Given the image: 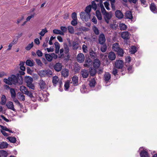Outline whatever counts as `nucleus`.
Instances as JSON below:
<instances>
[{
	"label": "nucleus",
	"instance_id": "nucleus-46",
	"mask_svg": "<svg viewBox=\"0 0 157 157\" xmlns=\"http://www.w3.org/2000/svg\"><path fill=\"white\" fill-rule=\"evenodd\" d=\"M48 32L46 28L42 29L41 31L39 33L40 35L43 36H44L45 33Z\"/></svg>",
	"mask_w": 157,
	"mask_h": 157
},
{
	"label": "nucleus",
	"instance_id": "nucleus-23",
	"mask_svg": "<svg viewBox=\"0 0 157 157\" xmlns=\"http://www.w3.org/2000/svg\"><path fill=\"white\" fill-rule=\"evenodd\" d=\"M39 84L41 89L43 90L45 88L46 83L42 79H40V80Z\"/></svg>",
	"mask_w": 157,
	"mask_h": 157
},
{
	"label": "nucleus",
	"instance_id": "nucleus-64",
	"mask_svg": "<svg viewBox=\"0 0 157 157\" xmlns=\"http://www.w3.org/2000/svg\"><path fill=\"white\" fill-rule=\"evenodd\" d=\"M132 66V65H130L128 66L127 69L129 73H131L133 72Z\"/></svg>",
	"mask_w": 157,
	"mask_h": 157
},
{
	"label": "nucleus",
	"instance_id": "nucleus-43",
	"mask_svg": "<svg viewBox=\"0 0 157 157\" xmlns=\"http://www.w3.org/2000/svg\"><path fill=\"white\" fill-rule=\"evenodd\" d=\"M107 50V46L106 44H102L101 46V50L103 52H105Z\"/></svg>",
	"mask_w": 157,
	"mask_h": 157
},
{
	"label": "nucleus",
	"instance_id": "nucleus-28",
	"mask_svg": "<svg viewBox=\"0 0 157 157\" xmlns=\"http://www.w3.org/2000/svg\"><path fill=\"white\" fill-rule=\"evenodd\" d=\"M69 71L67 69L63 70L62 71V75L64 77H67L68 76Z\"/></svg>",
	"mask_w": 157,
	"mask_h": 157
},
{
	"label": "nucleus",
	"instance_id": "nucleus-1",
	"mask_svg": "<svg viewBox=\"0 0 157 157\" xmlns=\"http://www.w3.org/2000/svg\"><path fill=\"white\" fill-rule=\"evenodd\" d=\"M3 81L6 84L10 85L12 84L20 85L22 84L23 79L21 76L19 77L13 75L10 77H9L7 79L4 78Z\"/></svg>",
	"mask_w": 157,
	"mask_h": 157
},
{
	"label": "nucleus",
	"instance_id": "nucleus-56",
	"mask_svg": "<svg viewBox=\"0 0 157 157\" xmlns=\"http://www.w3.org/2000/svg\"><path fill=\"white\" fill-rule=\"evenodd\" d=\"M25 94L29 97L31 98H34L32 93L31 92L29 91L28 90L25 93Z\"/></svg>",
	"mask_w": 157,
	"mask_h": 157
},
{
	"label": "nucleus",
	"instance_id": "nucleus-13",
	"mask_svg": "<svg viewBox=\"0 0 157 157\" xmlns=\"http://www.w3.org/2000/svg\"><path fill=\"white\" fill-rule=\"evenodd\" d=\"M72 48L74 50H76L78 49L80 45L78 42L76 40L73 41L72 43Z\"/></svg>",
	"mask_w": 157,
	"mask_h": 157
},
{
	"label": "nucleus",
	"instance_id": "nucleus-52",
	"mask_svg": "<svg viewBox=\"0 0 157 157\" xmlns=\"http://www.w3.org/2000/svg\"><path fill=\"white\" fill-rule=\"evenodd\" d=\"M33 42H32L31 44H29L25 48V49L27 50H29L33 47Z\"/></svg>",
	"mask_w": 157,
	"mask_h": 157
},
{
	"label": "nucleus",
	"instance_id": "nucleus-55",
	"mask_svg": "<svg viewBox=\"0 0 157 157\" xmlns=\"http://www.w3.org/2000/svg\"><path fill=\"white\" fill-rule=\"evenodd\" d=\"M35 60L38 66L42 67L43 64L41 60L39 59H35Z\"/></svg>",
	"mask_w": 157,
	"mask_h": 157
},
{
	"label": "nucleus",
	"instance_id": "nucleus-49",
	"mask_svg": "<svg viewBox=\"0 0 157 157\" xmlns=\"http://www.w3.org/2000/svg\"><path fill=\"white\" fill-rule=\"evenodd\" d=\"M91 8L94 10H96L97 8V6L96 3L94 1H92L91 2Z\"/></svg>",
	"mask_w": 157,
	"mask_h": 157
},
{
	"label": "nucleus",
	"instance_id": "nucleus-40",
	"mask_svg": "<svg viewBox=\"0 0 157 157\" xmlns=\"http://www.w3.org/2000/svg\"><path fill=\"white\" fill-rule=\"evenodd\" d=\"M120 29L121 30H126L127 27L126 25L124 24H121L119 25Z\"/></svg>",
	"mask_w": 157,
	"mask_h": 157
},
{
	"label": "nucleus",
	"instance_id": "nucleus-45",
	"mask_svg": "<svg viewBox=\"0 0 157 157\" xmlns=\"http://www.w3.org/2000/svg\"><path fill=\"white\" fill-rule=\"evenodd\" d=\"M70 83H71L70 81L69 80L67 81L65 83L64 86L65 87V90H67L69 88Z\"/></svg>",
	"mask_w": 157,
	"mask_h": 157
},
{
	"label": "nucleus",
	"instance_id": "nucleus-60",
	"mask_svg": "<svg viewBox=\"0 0 157 157\" xmlns=\"http://www.w3.org/2000/svg\"><path fill=\"white\" fill-rule=\"evenodd\" d=\"M118 70L115 68H114L113 69L112 73L115 76L117 75Z\"/></svg>",
	"mask_w": 157,
	"mask_h": 157
},
{
	"label": "nucleus",
	"instance_id": "nucleus-57",
	"mask_svg": "<svg viewBox=\"0 0 157 157\" xmlns=\"http://www.w3.org/2000/svg\"><path fill=\"white\" fill-rule=\"evenodd\" d=\"M19 96V99L22 101H24L25 100V96L22 94H20L18 96Z\"/></svg>",
	"mask_w": 157,
	"mask_h": 157
},
{
	"label": "nucleus",
	"instance_id": "nucleus-7",
	"mask_svg": "<svg viewBox=\"0 0 157 157\" xmlns=\"http://www.w3.org/2000/svg\"><path fill=\"white\" fill-rule=\"evenodd\" d=\"M105 38L104 35L103 33L100 34L99 37L98 41L100 44H103L105 41Z\"/></svg>",
	"mask_w": 157,
	"mask_h": 157
},
{
	"label": "nucleus",
	"instance_id": "nucleus-4",
	"mask_svg": "<svg viewBox=\"0 0 157 157\" xmlns=\"http://www.w3.org/2000/svg\"><path fill=\"white\" fill-rule=\"evenodd\" d=\"M121 37L125 40L128 39L131 36V34L127 31L122 32L121 34Z\"/></svg>",
	"mask_w": 157,
	"mask_h": 157
},
{
	"label": "nucleus",
	"instance_id": "nucleus-12",
	"mask_svg": "<svg viewBox=\"0 0 157 157\" xmlns=\"http://www.w3.org/2000/svg\"><path fill=\"white\" fill-rule=\"evenodd\" d=\"M92 63V61L90 59H86L85 61L83 66L85 67L88 68L91 66Z\"/></svg>",
	"mask_w": 157,
	"mask_h": 157
},
{
	"label": "nucleus",
	"instance_id": "nucleus-18",
	"mask_svg": "<svg viewBox=\"0 0 157 157\" xmlns=\"http://www.w3.org/2000/svg\"><path fill=\"white\" fill-rule=\"evenodd\" d=\"M108 57L109 59L111 60H115L116 57L115 53L113 52H111L109 53Z\"/></svg>",
	"mask_w": 157,
	"mask_h": 157
},
{
	"label": "nucleus",
	"instance_id": "nucleus-16",
	"mask_svg": "<svg viewBox=\"0 0 157 157\" xmlns=\"http://www.w3.org/2000/svg\"><path fill=\"white\" fill-rule=\"evenodd\" d=\"M116 16L119 19L122 18L124 16L123 14L119 10H117L115 12Z\"/></svg>",
	"mask_w": 157,
	"mask_h": 157
},
{
	"label": "nucleus",
	"instance_id": "nucleus-17",
	"mask_svg": "<svg viewBox=\"0 0 157 157\" xmlns=\"http://www.w3.org/2000/svg\"><path fill=\"white\" fill-rule=\"evenodd\" d=\"M125 18L126 19H132L133 18L131 12L130 11H126L125 13Z\"/></svg>",
	"mask_w": 157,
	"mask_h": 157
},
{
	"label": "nucleus",
	"instance_id": "nucleus-37",
	"mask_svg": "<svg viewBox=\"0 0 157 157\" xmlns=\"http://www.w3.org/2000/svg\"><path fill=\"white\" fill-rule=\"evenodd\" d=\"M63 47L64 49V53L66 54H67L69 52V48L67 44L64 43L63 44Z\"/></svg>",
	"mask_w": 157,
	"mask_h": 157
},
{
	"label": "nucleus",
	"instance_id": "nucleus-34",
	"mask_svg": "<svg viewBox=\"0 0 157 157\" xmlns=\"http://www.w3.org/2000/svg\"><path fill=\"white\" fill-rule=\"evenodd\" d=\"M20 90L22 93L25 94L28 91L27 88L25 86H23L20 87Z\"/></svg>",
	"mask_w": 157,
	"mask_h": 157
},
{
	"label": "nucleus",
	"instance_id": "nucleus-58",
	"mask_svg": "<svg viewBox=\"0 0 157 157\" xmlns=\"http://www.w3.org/2000/svg\"><path fill=\"white\" fill-rule=\"evenodd\" d=\"M17 42V40H16L14 43H11L10 44H9V45H8L9 48L7 49V50L9 51V50H10L11 49L12 46L13 45L16 44Z\"/></svg>",
	"mask_w": 157,
	"mask_h": 157
},
{
	"label": "nucleus",
	"instance_id": "nucleus-54",
	"mask_svg": "<svg viewBox=\"0 0 157 157\" xmlns=\"http://www.w3.org/2000/svg\"><path fill=\"white\" fill-rule=\"evenodd\" d=\"M27 86L29 89L32 90H34L35 88V86L32 83H30L29 84H27Z\"/></svg>",
	"mask_w": 157,
	"mask_h": 157
},
{
	"label": "nucleus",
	"instance_id": "nucleus-33",
	"mask_svg": "<svg viewBox=\"0 0 157 157\" xmlns=\"http://www.w3.org/2000/svg\"><path fill=\"white\" fill-rule=\"evenodd\" d=\"M45 57L47 60L49 62H51L52 60L51 54H46L45 55Z\"/></svg>",
	"mask_w": 157,
	"mask_h": 157
},
{
	"label": "nucleus",
	"instance_id": "nucleus-32",
	"mask_svg": "<svg viewBox=\"0 0 157 157\" xmlns=\"http://www.w3.org/2000/svg\"><path fill=\"white\" fill-rule=\"evenodd\" d=\"M46 77H50L52 75V71L49 69L45 70Z\"/></svg>",
	"mask_w": 157,
	"mask_h": 157
},
{
	"label": "nucleus",
	"instance_id": "nucleus-5",
	"mask_svg": "<svg viewBox=\"0 0 157 157\" xmlns=\"http://www.w3.org/2000/svg\"><path fill=\"white\" fill-rule=\"evenodd\" d=\"M115 65L116 68L118 69H121L123 66V62L120 60H117L115 63Z\"/></svg>",
	"mask_w": 157,
	"mask_h": 157
},
{
	"label": "nucleus",
	"instance_id": "nucleus-31",
	"mask_svg": "<svg viewBox=\"0 0 157 157\" xmlns=\"http://www.w3.org/2000/svg\"><path fill=\"white\" fill-rule=\"evenodd\" d=\"M6 96L3 95L1 98V101H0V104L2 105H4L6 104Z\"/></svg>",
	"mask_w": 157,
	"mask_h": 157
},
{
	"label": "nucleus",
	"instance_id": "nucleus-47",
	"mask_svg": "<svg viewBox=\"0 0 157 157\" xmlns=\"http://www.w3.org/2000/svg\"><path fill=\"white\" fill-rule=\"evenodd\" d=\"M7 139L12 143H15L16 141V138L14 137L9 136L7 138Z\"/></svg>",
	"mask_w": 157,
	"mask_h": 157
},
{
	"label": "nucleus",
	"instance_id": "nucleus-24",
	"mask_svg": "<svg viewBox=\"0 0 157 157\" xmlns=\"http://www.w3.org/2000/svg\"><path fill=\"white\" fill-rule=\"evenodd\" d=\"M140 157H149L148 154L145 150L142 151L140 153Z\"/></svg>",
	"mask_w": 157,
	"mask_h": 157
},
{
	"label": "nucleus",
	"instance_id": "nucleus-11",
	"mask_svg": "<svg viewBox=\"0 0 157 157\" xmlns=\"http://www.w3.org/2000/svg\"><path fill=\"white\" fill-rule=\"evenodd\" d=\"M62 64L60 63H56L54 66V67L55 71L57 72L60 71L62 69Z\"/></svg>",
	"mask_w": 157,
	"mask_h": 157
},
{
	"label": "nucleus",
	"instance_id": "nucleus-6",
	"mask_svg": "<svg viewBox=\"0 0 157 157\" xmlns=\"http://www.w3.org/2000/svg\"><path fill=\"white\" fill-rule=\"evenodd\" d=\"M77 59L78 61L80 63L83 62L85 59L84 55L82 53L78 54L77 55Z\"/></svg>",
	"mask_w": 157,
	"mask_h": 157
},
{
	"label": "nucleus",
	"instance_id": "nucleus-50",
	"mask_svg": "<svg viewBox=\"0 0 157 157\" xmlns=\"http://www.w3.org/2000/svg\"><path fill=\"white\" fill-rule=\"evenodd\" d=\"M94 32L96 35H98L99 33V32L98 28L95 26H94L93 28Z\"/></svg>",
	"mask_w": 157,
	"mask_h": 157
},
{
	"label": "nucleus",
	"instance_id": "nucleus-8",
	"mask_svg": "<svg viewBox=\"0 0 157 157\" xmlns=\"http://www.w3.org/2000/svg\"><path fill=\"white\" fill-rule=\"evenodd\" d=\"M70 83L71 84L72 83L74 86H78V77L76 75L74 76L72 78V81Z\"/></svg>",
	"mask_w": 157,
	"mask_h": 157
},
{
	"label": "nucleus",
	"instance_id": "nucleus-42",
	"mask_svg": "<svg viewBox=\"0 0 157 157\" xmlns=\"http://www.w3.org/2000/svg\"><path fill=\"white\" fill-rule=\"evenodd\" d=\"M151 10L154 13H155L156 11V8L154 3H151L150 6Z\"/></svg>",
	"mask_w": 157,
	"mask_h": 157
},
{
	"label": "nucleus",
	"instance_id": "nucleus-35",
	"mask_svg": "<svg viewBox=\"0 0 157 157\" xmlns=\"http://www.w3.org/2000/svg\"><path fill=\"white\" fill-rule=\"evenodd\" d=\"M91 5H90L86 7L85 10V12H84L87 13H88V14H90V12H91Z\"/></svg>",
	"mask_w": 157,
	"mask_h": 157
},
{
	"label": "nucleus",
	"instance_id": "nucleus-19",
	"mask_svg": "<svg viewBox=\"0 0 157 157\" xmlns=\"http://www.w3.org/2000/svg\"><path fill=\"white\" fill-rule=\"evenodd\" d=\"M100 62L98 59H95L94 60V67L95 68H98L100 66Z\"/></svg>",
	"mask_w": 157,
	"mask_h": 157
},
{
	"label": "nucleus",
	"instance_id": "nucleus-29",
	"mask_svg": "<svg viewBox=\"0 0 157 157\" xmlns=\"http://www.w3.org/2000/svg\"><path fill=\"white\" fill-rule=\"evenodd\" d=\"M96 83V80L94 78H93L90 81L89 85L91 87H94L95 86Z\"/></svg>",
	"mask_w": 157,
	"mask_h": 157
},
{
	"label": "nucleus",
	"instance_id": "nucleus-26",
	"mask_svg": "<svg viewBox=\"0 0 157 157\" xmlns=\"http://www.w3.org/2000/svg\"><path fill=\"white\" fill-rule=\"evenodd\" d=\"M100 7L101 9V12L103 15L105 14L106 13H107V12L106 11L105 9L104 6L102 3V2L101 0L100 1Z\"/></svg>",
	"mask_w": 157,
	"mask_h": 157
},
{
	"label": "nucleus",
	"instance_id": "nucleus-36",
	"mask_svg": "<svg viewBox=\"0 0 157 157\" xmlns=\"http://www.w3.org/2000/svg\"><path fill=\"white\" fill-rule=\"evenodd\" d=\"M137 51L136 47L134 46H131V49L130 51V52L131 54H135Z\"/></svg>",
	"mask_w": 157,
	"mask_h": 157
},
{
	"label": "nucleus",
	"instance_id": "nucleus-30",
	"mask_svg": "<svg viewBox=\"0 0 157 157\" xmlns=\"http://www.w3.org/2000/svg\"><path fill=\"white\" fill-rule=\"evenodd\" d=\"M10 92L12 98H15L16 97V93L15 90L13 88H10Z\"/></svg>",
	"mask_w": 157,
	"mask_h": 157
},
{
	"label": "nucleus",
	"instance_id": "nucleus-53",
	"mask_svg": "<svg viewBox=\"0 0 157 157\" xmlns=\"http://www.w3.org/2000/svg\"><path fill=\"white\" fill-rule=\"evenodd\" d=\"M78 29L80 31H87L89 30L88 28L84 27H81L78 28Z\"/></svg>",
	"mask_w": 157,
	"mask_h": 157
},
{
	"label": "nucleus",
	"instance_id": "nucleus-38",
	"mask_svg": "<svg viewBox=\"0 0 157 157\" xmlns=\"http://www.w3.org/2000/svg\"><path fill=\"white\" fill-rule=\"evenodd\" d=\"M54 34H60L61 35H63L64 33L59 30L55 29L53 31Z\"/></svg>",
	"mask_w": 157,
	"mask_h": 157
},
{
	"label": "nucleus",
	"instance_id": "nucleus-21",
	"mask_svg": "<svg viewBox=\"0 0 157 157\" xmlns=\"http://www.w3.org/2000/svg\"><path fill=\"white\" fill-rule=\"evenodd\" d=\"M120 47H119V44L115 43L113 44L112 46V48L114 52L117 51Z\"/></svg>",
	"mask_w": 157,
	"mask_h": 157
},
{
	"label": "nucleus",
	"instance_id": "nucleus-39",
	"mask_svg": "<svg viewBox=\"0 0 157 157\" xmlns=\"http://www.w3.org/2000/svg\"><path fill=\"white\" fill-rule=\"evenodd\" d=\"M26 64L30 67H32L33 66L34 62L33 60H27L26 62Z\"/></svg>",
	"mask_w": 157,
	"mask_h": 157
},
{
	"label": "nucleus",
	"instance_id": "nucleus-25",
	"mask_svg": "<svg viewBox=\"0 0 157 157\" xmlns=\"http://www.w3.org/2000/svg\"><path fill=\"white\" fill-rule=\"evenodd\" d=\"M117 52V54L120 57H122L123 56L124 52L123 49L120 48L116 52Z\"/></svg>",
	"mask_w": 157,
	"mask_h": 157
},
{
	"label": "nucleus",
	"instance_id": "nucleus-15",
	"mask_svg": "<svg viewBox=\"0 0 157 157\" xmlns=\"http://www.w3.org/2000/svg\"><path fill=\"white\" fill-rule=\"evenodd\" d=\"M80 74L83 78H87L89 75L88 71L85 69L82 70L81 71Z\"/></svg>",
	"mask_w": 157,
	"mask_h": 157
},
{
	"label": "nucleus",
	"instance_id": "nucleus-41",
	"mask_svg": "<svg viewBox=\"0 0 157 157\" xmlns=\"http://www.w3.org/2000/svg\"><path fill=\"white\" fill-rule=\"evenodd\" d=\"M38 75L41 77H46V73L45 70H41L38 72Z\"/></svg>",
	"mask_w": 157,
	"mask_h": 157
},
{
	"label": "nucleus",
	"instance_id": "nucleus-9",
	"mask_svg": "<svg viewBox=\"0 0 157 157\" xmlns=\"http://www.w3.org/2000/svg\"><path fill=\"white\" fill-rule=\"evenodd\" d=\"M6 105L8 109L15 112L16 111V110L14 108V105L13 102L10 101H8Z\"/></svg>",
	"mask_w": 157,
	"mask_h": 157
},
{
	"label": "nucleus",
	"instance_id": "nucleus-10",
	"mask_svg": "<svg viewBox=\"0 0 157 157\" xmlns=\"http://www.w3.org/2000/svg\"><path fill=\"white\" fill-rule=\"evenodd\" d=\"M111 78V74L108 72H105L104 75L103 79L106 83L109 82Z\"/></svg>",
	"mask_w": 157,
	"mask_h": 157
},
{
	"label": "nucleus",
	"instance_id": "nucleus-62",
	"mask_svg": "<svg viewBox=\"0 0 157 157\" xmlns=\"http://www.w3.org/2000/svg\"><path fill=\"white\" fill-rule=\"evenodd\" d=\"M36 53L39 57H41L43 56V54L42 52L39 50L37 51Z\"/></svg>",
	"mask_w": 157,
	"mask_h": 157
},
{
	"label": "nucleus",
	"instance_id": "nucleus-61",
	"mask_svg": "<svg viewBox=\"0 0 157 157\" xmlns=\"http://www.w3.org/2000/svg\"><path fill=\"white\" fill-rule=\"evenodd\" d=\"M77 19H73L71 22V24L73 26H75L77 24Z\"/></svg>",
	"mask_w": 157,
	"mask_h": 157
},
{
	"label": "nucleus",
	"instance_id": "nucleus-3",
	"mask_svg": "<svg viewBox=\"0 0 157 157\" xmlns=\"http://www.w3.org/2000/svg\"><path fill=\"white\" fill-rule=\"evenodd\" d=\"M52 82L53 85L56 86L57 83L59 84L60 86L62 84V82L61 81H59L58 77L56 75L53 76L52 78Z\"/></svg>",
	"mask_w": 157,
	"mask_h": 157
},
{
	"label": "nucleus",
	"instance_id": "nucleus-22",
	"mask_svg": "<svg viewBox=\"0 0 157 157\" xmlns=\"http://www.w3.org/2000/svg\"><path fill=\"white\" fill-rule=\"evenodd\" d=\"M97 72L96 70L95 69L90 68L89 70V73L91 76H94Z\"/></svg>",
	"mask_w": 157,
	"mask_h": 157
},
{
	"label": "nucleus",
	"instance_id": "nucleus-14",
	"mask_svg": "<svg viewBox=\"0 0 157 157\" xmlns=\"http://www.w3.org/2000/svg\"><path fill=\"white\" fill-rule=\"evenodd\" d=\"M103 15H104V18L105 21L107 23H109V20H110L112 17L111 14L107 12Z\"/></svg>",
	"mask_w": 157,
	"mask_h": 157
},
{
	"label": "nucleus",
	"instance_id": "nucleus-63",
	"mask_svg": "<svg viewBox=\"0 0 157 157\" xmlns=\"http://www.w3.org/2000/svg\"><path fill=\"white\" fill-rule=\"evenodd\" d=\"M82 48L84 52L86 53L87 52V47L86 45L83 44L82 46Z\"/></svg>",
	"mask_w": 157,
	"mask_h": 157
},
{
	"label": "nucleus",
	"instance_id": "nucleus-48",
	"mask_svg": "<svg viewBox=\"0 0 157 157\" xmlns=\"http://www.w3.org/2000/svg\"><path fill=\"white\" fill-rule=\"evenodd\" d=\"M68 29L69 33L71 34H73L74 32V28L71 26H69L68 27Z\"/></svg>",
	"mask_w": 157,
	"mask_h": 157
},
{
	"label": "nucleus",
	"instance_id": "nucleus-2",
	"mask_svg": "<svg viewBox=\"0 0 157 157\" xmlns=\"http://www.w3.org/2000/svg\"><path fill=\"white\" fill-rule=\"evenodd\" d=\"M80 15L81 19L83 21H87L90 18V14H88L84 12H82L80 13Z\"/></svg>",
	"mask_w": 157,
	"mask_h": 157
},
{
	"label": "nucleus",
	"instance_id": "nucleus-20",
	"mask_svg": "<svg viewBox=\"0 0 157 157\" xmlns=\"http://www.w3.org/2000/svg\"><path fill=\"white\" fill-rule=\"evenodd\" d=\"M25 81L26 83V84L30 83H32L33 81V78L30 76H26L25 78Z\"/></svg>",
	"mask_w": 157,
	"mask_h": 157
},
{
	"label": "nucleus",
	"instance_id": "nucleus-51",
	"mask_svg": "<svg viewBox=\"0 0 157 157\" xmlns=\"http://www.w3.org/2000/svg\"><path fill=\"white\" fill-rule=\"evenodd\" d=\"M90 54L92 58L93 59L95 58L96 56V52H95L93 51H91L90 52Z\"/></svg>",
	"mask_w": 157,
	"mask_h": 157
},
{
	"label": "nucleus",
	"instance_id": "nucleus-44",
	"mask_svg": "<svg viewBox=\"0 0 157 157\" xmlns=\"http://www.w3.org/2000/svg\"><path fill=\"white\" fill-rule=\"evenodd\" d=\"M96 15L98 19L99 20L102 19V17L100 12L99 10H97L96 11Z\"/></svg>",
	"mask_w": 157,
	"mask_h": 157
},
{
	"label": "nucleus",
	"instance_id": "nucleus-59",
	"mask_svg": "<svg viewBox=\"0 0 157 157\" xmlns=\"http://www.w3.org/2000/svg\"><path fill=\"white\" fill-rule=\"evenodd\" d=\"M80 90L82 93H85L86 91V86L85 85H82Z\"/></svg>",
	"mask_w": 157,
	"mask_h": 157
},
{
	"label": "nucleus",
	"instance_id": "nucleus-27",
	"mask_svg": "<svg viewBox=\"0 0 157 157\" xmlns=\"http://www.w3.org/2000/svg\"><path fill=\"white\" fill-rule=\"evenodd\" d=\"M8 144L6 142H3L0 143V148L3 149L6 148L8 146Z\"/></svg>",
	"mask_w": 157,
	"mask_h": 157
}]
</instances>
